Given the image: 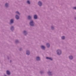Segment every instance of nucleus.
Instances as JSON below:
<instances>
[{
	"instance_id": "nucleus-8",
	"label": "nucleus",
	"mask_w": 76,
	"mask_h": 76,
	"mask_svg": "<svg viewBox=\"0 0 76 76\" xmlns=\"http://www.w3.org/2000/svg\"><path fill=\"white\" fill-rule=\"evenodd\" d=\"M30 54L29 51L28 50L26 51V54L27 55H29Z\"/></svg>"
},
{
	"instance_id": "nucleus-5",
	"label": "nucleus",
	"mask_w": 76,
	"mask_h": 76,
	"mask_svg": "<svg viewBox=\"0 0 76 76\" xmlns=\"http://www.w3.org/2000/svg\"><path fill=\"white\" fill-rule=\"evenodd\" d=\"M7 74L8 75H10V72L9 71H7Z\"/></svg>"
},
{
	"instance_id": "nucleus-15",
	"label": "nucleus",
	"mask_w": 76,
	"mask_h": 76,
	"mask_svg": "<svg viewBox=\"0 0 76 76\" xmlns=\"http://www.w3.org/2000/svg\"><path fill=\"white\" fill-rule=\"evenodd\" d=\"M28 19H31V16H28Z\"/></svg>"
},
{
	"instance_id": "nucleus-24",
	"label": "nucleus",
	"mask_w": 76,
	"mask_h": 76,
	"mask_svg": "<svg viewBox=\"0 0 76 76\" xmlns=\"http://www.w3.org/2000/svg\"><path fill=\"white\" fill-rule=\"evenodd\" d=\"M51 28H52V29H53V28H54V27H52Z\"/></svg>"
},
{
	"instance_id": "nucleus-21",
	"label": "nucleus",
	"mask_w": 76,
	"mask_h": 76,
	"mask_svg": "<svg viewBox=\"0 0 76 76\" xmlns=\"http://www.w3.org/2000/svg\"><path fill=\"white\" fill-rule=\"evenodd\" d=\"M15 42L16 43H18V40H16Z\"/></svg>"
},
{
	"instance_id": "nucleus-1",
	"label": "nucleus",
	"mask_w": 76,
	"mask_h": 76,
	"mask_svg": "<svg viewBox=\"0 0 76 76\" xmlns=\"http://www.w3.org/2000/svg\"><path fill=\"white\" fill-rule=\"evenodd\" d=\"M57 54H58V55H60V54H61V52L60 50H57Z\"/></svg>"
},
{
	"instance_id": "nucleus-9",
	"label": "nucleus",
	"mask_w": 76,
	"mask_h": 76,
	"mask_svg": "<svg viewBox=\"0 0 76 76\" xmlns=\"http://www.w3.org/2000/svg\"><path fill=\"white\" fill-rule=\"evenodd\" d=\"M46 59H49V60H53V59H52V58H48V57H47L46 58Z\"/></svg>"
},
{
	"instance_id": "nucleus-19",
	"label": "nucleus",
	"mask_w": 76,
	"mask_h": 76,
	"mask_svg": "<svg viewBox=\"0 0 76 76\" xmlns=\"http://www.w3.org/2000/svg\"><path fill=\"white\" fill-rule=\"evenodd\" d=\"M27 3H28V4H30V2L29 1H27Z\"/></svg>"
},
{
	"instance_id": "nucleus-6",
	"label": "nucleus",
	"mask_w": 76,
	"mask_h": 76,
	"mask_svg": "<svg viewBox=\"0 0 76 76\" xmlns=\"http://www.w3.org/2000/svg\"><path fill=\"white\" fill-rule=\"evenodd\" d=\"M36 60H37V61L40 60V58H39V57H37L36 58Z\"/></svg>"
},
{
	"instance_id": "nucleus-4",
	"label": "nucleus",
	"mask_w": 76,
	"mask_h": 76,
	"mask_svg": "<svg viewBox=\"0 0 76 76\" xmlns=\"http://www.w3.org/2000/svg\"><path fill=\"white\" fill-rule=\"evenodd\" d=\"M15 18L16 19H19V17L18 15H17L15 16Z\"/></svg>"
},
{
	"instance_id": "nucleus-17",
	"label": "nucleus",
	"mask_w": 76,
	"mask_h": 76,
	"mask_svg": "<svg viewBox=\"0 0 76 76\" xmlns=\"http://www.w3.org/2000/svg\"><path fill=\"white\" fill-rule=\"evenodd\" d=\"M5 6L6 7H8V4L6 3L5 4Z\"/></svg>"
},
{
	"instance_id": "nucleus-23",
	"label": "nucleus",
	"mask_w": 76,
	"mask_h": 76,
	"mask_svg": "<svg viewBox=\"0 0 76 76\" xmlns=\"http://www.w3.org/2000/svg\"><path fill=\"white\" fill-rule=\"evenodd\" d=\"M49 73H51V72H48V74H49Z\"/></svg>"
},
{
	"instance_id": "nucleus-22",
	"label": "nucleus",
	"mask_w": 76,
	"mask_h": 76,
	"mask_svg": "<svg viewBox=\"0 0 76 76\" xmlns=\"http://www.w3.org/2000/svg\"><path fill=\"white\" fill-rule=\"evenodd\" d=\"M73 9H76V7H73Z\"/></svg>"
},
{
	"instance_id": "nucleus-13",
	"label": "nucleus",
	"mask_w": 76,
	"mask_h": 76,
	"mask_svg": "<svg viewBox=\"0 0 76 76\" xmlns=\"http://www.w3.org/2000/svg\"><path fill=\"white\" fill-rule=\"evenodd\" d=\"M69 58L71 60H72V59H73V57H72V56H71L69 57Z\"/></svg>"
},
{
	"instance_id": "nucleus-20",
	"label": "nucleus",
	"mask_w": 76,
	"mask_h": 76,
	"mask_svg": "<svg viewBox=\"0 0 76 76\" xmlns=\"http://www.w3.org/2000/svg\"><path fill=\"white\" fill-rule=\"evenodd\" d=\"M23 33H24V34H25H25H26V31H24L23 32Z\"/></svg>"
},
{
	"instance_id": "nucleus-18",
	"label": "nucleus",
	"mask_w": 76,
	"mask_h": 76,
	"mask_svg": "<svg viewBox=\"0 0 76 76\" xmlns=\"http://www.w3.org/2000/svg\"><path fill=\"white\" fill-rule=\"evenodd\" d=\"M16 13H17V14H18V15H20L19 12L18 11L16 12Z\"/></svg>"
},
{
	"instance_id": "nucleus-2",
	"label": "nucleus",
	"mask_w": 76,
	"mask_h": 76,
	"mask_svg": "<svg viewBox=\"0 0 76 76\" xmlns=\"http://www.w3.org/2000/svg\"><path fill=\"white\" fill-rule=\"evenodd\" d=\"M30 24L31 26H34V21H31L30 23Z\"/></svg>"
},
{
	"instance_id": "nucleus-10",
	"label": "nucleus",
	"mask_w": 76,
	"mask_h": 76,
	"mask_svg": "<svg viewBox=\"0 0 76 76\" xmlns=\"http://www.w3.org/2000/svg\"><path fill=\"white\" fill-rule=\"evenodd\" d=\"M46 45L48 48L50 47V44H49V43H47L46 44Z\"/></svg>"
},
{
	"instance_id": "nucleus-25",
	"label": "nucleus",
	"mask_w": 76,
	"mask_h": 76,
	"mask_svg": "<svg viewBox=\"0 0 76 76\" xmlns=\"http://www.w3.org/2000/svg\"><path fill=\"white\" fill-rule=\"evenodd\" d=\"M4 76H6V75H5Z\"/></svg>"
},
{
	"instance_id": "nucleus-12",
	"label": "nucleus",
	"mask_w": 76,
	"mask_h": 76,
	"mask_svg": "<svg viewBox=\"0 0 76 76\" xmlns=\"http://www.w3.org/2000/svg\"><path fill=\"white\" fill-rule=\"evenodd\" d=\"M10 22L11 23H13V19H12L11 20Z\"/></svg>"
},
{
	"instance_id": "nucleus-3",
	"label": "nucleus",
	"mask_w": 76,
	"mask_h": 76,
	"mask_svg": "<svg viewBox=\"0 0 76 76\" xmlns=\"http://www.w3.org/2000/svg\"><path fill=\"white\" fill-rule=\"evenodd\" d=\"M38 4L39 6H41L42 5V3L41 1H39L38 3Z\"/></svg>"
},
{
	"instance_id": "nucleus-16",
	"label": "nucleus",
	"mask_w": 76,
	"mask_h": 76,
	"mask_svg": "<svg viewBox=\"0 0 76 76\" xmlns=\"http://www.w3.org/2000/svg\"><path fill=\"white\" fill-rule=\"evenodd\" d=\"M11 30H12V31H13V30H14V28H13V27L12 26L11 27Z\"/></svg>"
},
{
	"instance_id": "nucleus-11",
	"label": "nucleus",
	"mask_w": 76,
	"mask_h": 76,
	"mask_svg": "<svg viewBox=\"0 0 76 76\" xmlns=\"http://www.w3.org/2000/svg\"><path fill=\"white\" fill-rule=\"evenodd\" d=\"M41 47L42 48V49H43V50H44V49H45V47H44V46H41Z\"/></svg>"
},
{
	"instance_id": "nucleus-7",
	"label": "nucleus",
	"mask_w": 76,
	"mask_h": 76,
	"mask_svg": "<svg viewBox=\"0 0 76 76\" xmlns=\"http://www.w3.org/2000/svg\"><path fill=\"white\" fill-rule=\"evenodd\" d=\"M34 18L35 19H37V15H35L34 16Z\"/></svg>"
},
{
	"instance_id": "nucleus-14",
	"label": "nucleus",
	"mask_w": 76,
	"mask_h": 76,
	"mask_svg": "<svg viewBox=\"0 0 76 76\" xmlns=\"http://www.w3.org/2000/svg\"><path fill=\"white\" fill-rule=\"evenodd\" d=\"M61 38L62 39H65V37L64 36H63L61 37Z\"/></svg>"
}]
</instances>
